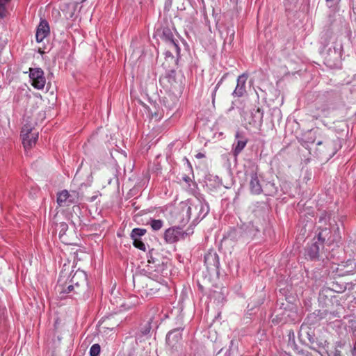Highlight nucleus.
Listing matches in <instances>:
<instances>
[{
  "mask_svg": "<svg viewBox=\"0 0 356 356\" xmlns=\"http://www.w3.org/2000/svg\"><path fill=\"white\" fill-rule=\"evenodd\" d=\"M61 227H63V229H64L67 227V225L65 223H63L61 225Z\"/></svg>",
  "mask_w": 356,
  "mask_h": 356,
  "instance_id": "obj_36",
  "label": "nucleus"
},
{
  "mask_svg": "<svg viewBox=\"0 0 356 356\" xmlns=\"http://www.w3.org/2000/svg\"><path fill=\"white\" fill-rule=\"evenodd\" d=\"M196 157H197V158H198V159H201V158L204 157V154H202V153H198V154L196 155Z\"/></svg>",
  "mask_w": 356,
  "mask_h": 356,
  "instance_id": "obj_34",
  "label": "nucleus"
},
{
  "mask_svg": "<svg viewBox=\"0 0 356 356\" xmlns=\"http://www.w3.org/2000/svg\"><path fill=\"white\" fill-rule=\"evenodd\" d=\"M353 353L356 354V341L355 342L354 347H353Z\"/></svg>",
  "mask_w": 356,
  "mask_h": 356,
  "instance_id": "obj_35",
  "label": "nucleus"
},
{
  "mask_svg": "<svg viewBox=\"0 0 356 356\" xmlns=\"http://www.w3.org/2000/svg\"><path fill=\"white\" fill-rule=\"evenodd\" d=\"M72 293H73V294H76V293H75V287H74V285H72L69 282V284L67 286V290H66V294L65 295H70V296H72V294H71Z\"/></svg>",
  "mask_w": 356,
  "mask_h": 356,
  "instance_id": "obj_28",
  "label": "nucleus"
},
{
  "mask_svg": "<svg viewBox=\"0 0 356 356\" xmlns=\"http://www.w3.org/2000/svg\"><path fill=\"white\" fill-rule=\"evenodd\" d=\"M327 6L329 8H332L335 6L336 4V0H325Z\"/></svg>",
  "mask_w": 356,
  "mask_h": 356,
  "instance_id": "obj_32",
  "label": "nucleus"
},
{
  "mask_svg": "<svg viewBox=\"0 0 356 356\" xmlns=\"http://www.w3.org/2000/svg\"><path fill=\"white\" fill-rule=\"evenodd\" d=\"M204 264L209 270H217L220 266L218 254L214 251H209L204 255Z\"/></svg>",
  "mask_w": 356,
  "mask_h": 356,
  "instance_id": "obj_9",
  "label": "nucleus"
},
{
  "mask_svg": "<svg viewBox=\"0 0 356 356\" xmlns=\"http://www.w3.org/2000/svg\"><path fill=\"white\" fill-rule=\"evenodd\" d=\"M155 111L149 110V116L151 119H154L156 121L160 120L163 118V112L156 107L154 108Z\"/></svg>",
  "mask_w": 356,
  "mask_h": 356,
  "instance_id": "obj_25",
  "label": "nucleus"
},
{
  "mask_svg": "<svg viewBox=\"0 0 356 356\" xmlns=\"http://www.w3.org/2000/svg\"><path fill=\"white\" fill-rule=\"evenodd\" d=\"M148 224L154 231H158L162 228L163 221L161 220L150 219Z\"/></svg>",
  "mask_w": 356,
  "mask_h": 356,
  "instance_id": "obj_23",
  "label": "nucleus"
},
{
  "mask_svg": "<svg viewBox=\"0 0 356 356\" xmlns=\"http://www.w3.org/2000/svg\"><path fill=\"white\" fill-rule=\"evenodd\" d=\"M69 284V275L67 273L61 272L59 275L58 283L56 286V290L63 298L66 294L67 286Z\"/></svg>",
  "mask_w": 356,
  "mask_h": 356,
  "instance_id": "obj_14",
  "label": "nucleus"
},
{
  "mask_svg": "<svg viewBox=\"0 0 356 356\" xmlns=\"http://www.w3.org/2000/svg\"><path fill=\"white\" fill-rule=\"evenodd\" d=\"M133 245L140 250L145 251L146 250L145 243L140 239H136V241H133Z\"/></svg>",
  "mask_w": 356,
  "mask_h": 356,
  "instance_id": "obj_27",
  "label": "nucleus"
},
{
  "mask_svg": "<svg viewBox=\"0 0 356 356\" xmlns=\"http://www.w3.org/2000/svg\"><path fill=\"white\" fill-rule=\"evenodd\" d=\"M330 234V229L325 228L318 234V241L321 242V243H323L326 240L332 242V240H330V238H328V235Z\"/></svg>",
  "mask_w": 356,
  "mask_h": 356,
  "instance_id": "obj_22",
  "label": "nucleus"
},
{
  "mask_svg": "<svg viewBox=\"0 0 356 356\" xmlns=\"http://www.w3.org/2000/svg\"><path fill=\"white\" fill-rule=\"evenodd\" d=\"M29 77L31 81V85L38 90H42L46 83V79L44 74L41 68H30Z\"/></svg>",
  "mask_w": 356,
  "mask_h": 356,
  "instance_id": "obj_6",
  "label": "nucleus"
},
{
  "mask_svg": "<svg viewBox=\"0 0 356 356\" xmlns=\"http://www.w3.org/2000/svg\"><path fill=\"white\" fill-rule=\"evenodd\" d=\"M321 42L323 45L321 53L326 63L330 66L335 65L342 56V44H338L337 39L329 31L323 33Z\"/></svg>",
  "mask_w": 356,
  "mask_h": 356,
  "instance_id": "obj_1",
  "label": "nucleus"
},
{
  "mask_svg": "<svg viewBox=\"0 0 356 356\" xmlns=\"http://www.w3.org/2000/svg\"><path fill=\"white\" fill-rule=\"evenodd\" d=\"M23 145L25 149H31L36 143L38 132L33 131V128L29 124H25L21 131Z\"/></svg>",
  "mask_w": 356,
  "mask_h": 356,
  "instance_id": "obj_4",
  "label": "nucleus"
},
{
  "mask_svg": "<svg viewBox=\"0 0 356 356\" xmlns=\"http://www.w3.org/2000/svg\"><path fill=\"white\" fill-rule=\"evenodd\" d=\"M188 233L183 232L179 227H170L165 230L164 239L168 243H174L188 236Z\"/></svg>",
  "mask_w": 356,
  "mask_h": 356,
  "instance_id": "obj_8",
  "label": "nucleus"
},
{
  "mask_svg": "<svg viewBox=\"0 0 356 356\" xmlns=\"http://www.w3.org/2000/svg\"><path fill=\"white\" fill-rule=\"evenodd\" d=\"M225 76H226V74H225L221 79L218 82V83L216 84V86H215V88H213V90L214 91H216L218 90V88H220V85L222 84V81H224V79H225Z\"/></svg>",
  "mask_w": 356,
  "mask_h": 356,
  "instance_id": "obj_31",
  "label": "nucleus"
},
{
  "mask_svg": "<svg viewBox=\"0 0 356 356\" xmlns=\"http://www.w3.org/2000/svg\"><path fill=\"white\" fill-rule=\"evenodd\" d=\"M195 210H198V217H200L202 215V218L205 217V216L209 213V206L207 204H204L200 201H197L194 205Z\"/></svg>",
  "mask_w": 356,
  "mask_h": 356,
  "instance_id": "obj_18",
  "label": "nucleus"
},
{
  "mask_svg": "<svg viewBox=\"0 0 356 356\" xmlns=\"http://www.w3.org/2000/svg\"><path fill=\"white\" fill-rule=\"evenodd\" d=\"M331 103L332 99L327 95L319 96L316 100V111L313 112V118L318 120L321 117H327Z\"/></svg>",
  "mask_w": 356,
  "mask_h": 356,
  "instance_id": "obj_3",
  "label": "nucleus"
},
{
  "mask_svg": "<svg viewBox=\"0 0 356 356\" xmlns=\"http://www.w3.org/2000/svg\"><path fill=\"white\" fill-rule=\"evenodd\" d=\"M250 189L252 194L259 195L262 192L257 173L255 172H252L250 175Z\"/></svg>",
  "mask_w": 356,
  "mask_h": 356,
  "instance_id": "obj_15",
  "label": "nucleus"
},
{
  "mask_svg": "<svg viewBox=\"0 0 356 356\" xmlns=\"http://www.w3.org/2000/svg\"><path fill=\"white\" fill-rule=\"evenodd\" d=\"M134 283L142 298H149L154 296L160 290L161 286L160 282L144 275L134 277Z\"/></svg>",
  "mask_w": 356,
  "mask_h": 356,
  "instance_id": "obj_2",
  "label": "nucleus"
},
{
  "mask_svg": "<svg viewBox=\"0 0 356 356\" xmlns=\"http://www.w3.org/2000/svg\"><path fill=\"white\" fill-rule=\"evenodd\" d=\"M321 144H322V142H321V141H319V142H318V143H317V145H321Z\"/></svg>",
  "mask_w": 356,
  "mask_h": 356,
  "instance_id": "obj_37",
  "label": "nucleus"
},
{
  "mask_svg": "<svg viewBox=\"0 0 356 356\" xmlns=\"http://www.w3.org/2000/svg\"><path fill=\"white\" fill-rule=\"evenodd\" d=\"M70 282L74 286L76 294H80L84 291L87 285V275L83 270H76L71 278Z\"/></svg>",
  "mask_w": 356,
  "mask_h": 356,
  "instance_id": "obj_5",
  "label": "nucleus"
},
{
  "mask_svg": "<svg viewBox=\"0 0 356 356\" xmlns=\"http://www.w3.org/2000/svg\"><path fill=\"white\" fill-rule=\"evenodd\" d=\"M175 72L172 70L165 78L168 79L169 82L172 83V81H175Z\"/></svg>",
  "mask_w": 356,
  "mask_h": 356,
  "instance_id": "obj_30",
  "label": "nucleus"
},
{
  "mask_svg": "<svg viewBox=\"0 0 356 356\" xmlns=\"http://www.w3.org/2000/svg\"><path fill=\"white\" fill-rule=\"evenodd\" d=\"M163 38L167 42L169 48L172 49L177 55H179L180 48L177 44V41L174 38L172 32L169 29L163 30Z\"/></svg>",
  "mask_w": 356,
  "mask_h": 356,
  "instance_id": "obj_10",
  "label": "nucleus"
},
{
  "mask_svg": "<svg viewBox=\"0 0 356 356\" xmlns=\"http://www.w3.org/2000/svg\"><path fill=\"white\" fill-rule=\"evenodd\" d=\"M11 0H0V17L3 18L7 14V7Z\"/></svg>",
  "mask_w": 356,
  "mask_h": 356,
  "instance_id": "obj_24",
  "label": "nucleus"
},
{
  "mask_svg": "<svg viewBox=\"0 0 356 356\" xmlns=\"http://www.w3.org/2000/svg\"><path fill=\"white\" fill-rule=\"evenodd\" d=\"M174 54H176L172 49L168 47V49L165 52V57L168 58H174Z\"/></svg>",
  "mask_w": 356,
  "mask_h": 356,
  "instance_id": "obj_29",
  "label": "nucleus"
},
{
  "mask_svg": "<svg viewBox=\"0 0 356 356\" xmlns=\"http://www.w3.org/2000/svg\"><path fill=\"white\" fill-rule=\"evenodd\" d=\"M248 79L246 74H242L237 79L236 86L232 92L234 97H241L246 93L245 83Z\"/></svg>",
  "mask_w": 356,
  "mask_h": 356,
  "instance_id": "obj_11",
  "label": "nucleus"
},
{
  "mask_svg": "<svg viewBox=\"0 0 356 356\" xmlns=\"http://www.w3.org/2000/svg\"><path fill=\"white\" fill-rule=\"evenodd\" d=\"M146 233L145 229L142 228H134L131 233V238L133 241H136V239H140V238L145 235Z\"/></svg>",
  "mask_w": 356,
  "mask_h": 356,
  "instance_id": "obj_21",
  "label": "nucleus"
},
{
  "mask_svg": "<svg viewBox=\"0 0 356 356\" xmlns=\"http://www.w3.org/2000/svg\"><path fill=\"white\" fill-rule=\"evenodd\" d=\"M194 205H195V203H193V202L182 203L181 210H182L183 213H186V216L188 220L191 218L192 211L193 209H195Z\"/></svg>",
  "mask_w": 356,
  "mask_h": 356,
  "instance_id": "obj_19",
  "label": "nucleus"
},
{
  "mask_svg": "<svg viewBox=\"0 0 356 356\" xmlns=\"http://www.w3.org/2000/svg\"><path fill=\"white\" fill-rule=\"evenodd\" d=\"M50 33V28L45 19H42L37 28L35 38L38 42H41Z\"/></svg>",
  "mask_w": 356,
  "mask_h": 356,
  "instance_id": "obj_13",
  "label": "nucleus"
},
{
  "mask_svg": "<svg viewBox=\"0 0 356 356\" xmlns=\"http://www.w3.org/2000/svg\"><path fill=\"white\" fill-rule=\"evenodd\" d=\"M319 246L316 243H313L307 250V255L311 259H316L318 256Z\"/></svg>",
  "mask_w": 356,
  "mask_h": 356,
  "instance_id": "obj_20",
  "label": "nucleus"
},
{
  "mask_svg": "<svg viewBox=\"0 0 356 356\" xmlns=\"http://www.w3.org/2000/svg\"><path fill=\"white\" fill-rule=\"evenodd\" d=\"M216 91H214L213 90L212 92V94H211V97H212V102L213 103L215 102V98H216Z\"/></svg>",
  "mask_w": 356,
  "mask_h": 356,
  "instance_id": "obj_33",
  "label": "nucleus"
},
{
  "mask_svg": "<svg viewBox=\"0 0 356 356\" xmlns=\"http://www.w3.org/2000/svg\"><path fill=\"white\" fill-rule=\"evenodd\" d=\"M100 346L98 343L93 344L90 349V356H99L100 353Z\"/></svg>",
  "mask_w": 356,
  "mask_h": 356,
  "instance_id": "obj_26",
  "label": "nucleus"
},
{
  "mask_svg": "<svg viewBox=\"0 0 356 356\" xmlns=\"http://www.w3.org/2000/svg\"><path fill=\"white\" fill-rule=\"evenodd\" d=\"M151 323L149 321L145 322L140 325L138 332L136 333V338L137 341H142L143 337L147 336L151 330Z\"/></svg>",
  "mask_w": 356,
  "mask_h": 356,
  "instance_id": "obj_16",
  "label": "nucleus"
},
{
  "mask_svg": "<svg viewBox=\"0 0 356 356\" xmlns=\"http://www.w3.org/2000/svg\"><path fill=\"white\" fill-rule=\"evenodd\" d=\"M79 200V193L72 191L69 192L63 190L57 195V203L60 207H67L72 204L76 203Z\"/></svg>",
  "mask_w": 356,
  "mask_h": 356,
  "instance_id": "obj_7",
  "label": "nucleus"
},
{
  "mask_svg": "<svg viewBox=\"0 0 356 356\" xmlns=\"http://www.w3.org/2000/svg\"><path fill=\"white\" fill-rule=\"evenodd\" d=\"M235 138L236 140L233 144V153L234 156H237L246 146L248 138L239 131L236 133Z\"/></svg>",
  "mask_w": 356,
  "mask_h": 356,
  "instance_id": "obj_12",
  "label": "nucleus"
},
{
  "mask_svg": "<svg viewBox=\"0 0 356 356\" xmlns=\"http://www.w3.org/2000/svg\"><path fill=\"white\" fill-rule=\"evenodd\" d=\"M182 330L177 328L168 332L166 337V341L168 343H173L179 341L181 338Z\"/></svg>",
  "mask_w": 356,
  "mask_h": 356,
  "instance_id": "obj_17",
  "label": "nucleus"
}]
</instances>
